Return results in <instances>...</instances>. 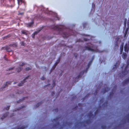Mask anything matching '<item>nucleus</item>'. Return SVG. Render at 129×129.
Listing matches in <instances>:
<instances>
[{"label":"nucleus","instance_id":"f257e3e1","mask_svg":"<svg viewBox=\"0 0 129 129\" xmlns=\"http://www.w3.org/2000/svg\"><path fill=\"white\" fill-rule=\"evenodd\" d=\"M29 76H28L27 77H26L22 81L21 83H19L18 85L19 86H22L23 85V83L26 82L25 80L26 79H28L29 78Z\"/></svg>","mask_w":129,"mask_h":129},{"label":"nucleus","instance_id":"f03ea898","mask_svg":"<svg viewBox=\"0 0 129 129\" xmlns=\"http://www.w3.org/2000/svg\"><path fill=\"white\" fill-rule=\"evenodd\" d=\"M119 38L118 37H117L116 38V42L115 46L118 47L119 44L120 43V41H119Z\"/></svg>","mask_w":129,"mask_h":129},{"label":"nucleus","instance_id":"7ed1b4c3","mask_svg":"<svg viewBox=\"0 0 129 129\" xmlns=\"http://www.w3.org/2000/svg\"><path fill=\"white\" fill-rule=\"evenodd\" d=\"M129 50V41L128 42V45L126 44L124 46V50L125 52H127Z\"/></svg>","mask_w":129,"mask_h":129},{"label":"nucleus","instance_id":"20e7f679","mask_svg":"<svg viewBox=\"0 0 129 129\" xmlns=\"http://www.w3.org/2000/svg\"><path fill=\"white\" fill-rule=\"evenodd\" d=\"M34 23V22L33 21H32L31 22L27 24H26V26L28 27H30L32 26Z\"/></svg>","mask_w":129,"mask_h":129},{"label":"nucleus","instance_id":"39448f33","mask_svg":"<svg viewBox=\"0 0 129 129\" xmlns=\"http://www.w3.org/2000/svg\"><path fill=\"white\" fill-rule=\"evenodd\" d=\"M5 48L6 50L8 52H11L12 51V50L10 49V47L8 46H6Z\"/></svg>","mask_w":129,"mask_h":129},{"label":"nucleus","instance_id":"423d86ee","mask_svg":"<svg viewBox=\"0 0 129 129\" xmlns=\"http://www.w3.org/2000/svg\"><path fill=\"white\" fill-rule=\"evenodd\" d=\"M8 113H6L5 114H4L3 115L2 117H1V119H2V120L3 119L5 118L8 115Z\"/></svg>","mask_w":129,"mask_h":129},{"label":"nucleus","instance_id":"0eeeda50","mask_svg":"<svg viewBox=\"0 0 129 129\" xmlns=\"http://www.w3.org/2000/svg\"><path fill=\"white\" fill-rule=\"evenodd\" d=\"M23 69L22 67H18L16 69V71L18 72H20Z\"/></svg>","mask_w":129,"mask_h":129},{"label":"nucleus","instance_id":"6e6552de","mask_svg":"<svg viewBox=\"0 0 129 129\" xmlns=\"http://www.w3.org/2000/svg\"><path fill=\"white\" fill-rule=\"evenodd\" d=\"M60 61V59L59 58L56 61L55 63L54 66V68H55L56 66H57V64L59 63Z\"/></svg>","mask_w":129,"mask_h":129},{"label":"nucleus","instance_id":"1a4fd4ad","mask_svg":"<svg viewBox=\"0 0 129 129\" xmlns=\"http://www.w3.org/2000/svg\"><path fill=\"white\" fill-rule=\"evenodd\" d=\"M12 82L11 81L7 82H6L5 85L7 87L9 85L11 84V83Z\"/></svg>","mask_w":129,"mask_h":129},{"label":"nucleus","instance_id":"9d476101","mask_svg":"<svg viewBox=\"0 0 129 129\" xmlns=\"http://www.w3.org/2000/svg\"><path fill=\"white\" fill-rule=\"evenodd\" d=\"M86 48V49L87 50L89 51H93V50L89 47H85Z\"/></svg>","mask_w":129,"mask_h":129},{"label":"nucleus","instance_id":"9b49d317","mask_svg":"<svg viewBox=\"0 0 129 129\" xmlns=\"http://www.w3.org/2000/svg\"><path fill=\"white\" fill-rule=\"evenodd\" d=\"M40 30H39L38 31H36L34 33V34H33L32 35V36L33 38H35V35H36L40 31Z\"/></svg>","mask_w":129,"mask_h":129},{"label":"nucleus","instance_id":"f8f14e48","mask_svg":"<svg viewBox=\"0 0 129 129\" xmlns=\"http://www.w3.org/2000/svg\"><path fill=\"white\" fill-rule=\"evenodd\" d=\"M120 54H122V52L123 49V44L121 45L120 46Z\"/></svg>","mask_w":129,"mask_h":129},{"label":"nucleus","instance_id":"ddd939ff","mask_svg":"<svg viewBox=\"0 0 129 129\" xmlns=\"http://www.w3.org/2000/svg\"><path fill=\"white\" fill-rule=\"evenodd\" d=\"M7 87L5 85L3 86L0 89V91H2L5 89L6 87Z\"/></svg>","mask_w":129,"mask_h":129},{"label":"nucleus","instance_id":"4468645a","mask_svg":"<svg viewBox=\"0 0 129 129\" xmlns=\"http://www.w3.org/2000/svg\"><path fill=\"white\" fill-rule=\"evenodd\" d=\"M69 36V35L67 33H64L63 35V37H67Z\"/></svg>","mask_w":129,"mask_h":129},{"label":"nucleus","instance_id":"2eb2a0df","mask_svg":"<svg viewBox=\"0 0 129 129\" xmlns=\"http://www.w3.org/2000/svg\"><path fill=\"white\" fill-rule=\"evenodd\" d=\"M126 56L127 55L125 53H124L123 54L122 57L124 59H125Z\"/></svg>","mask_w":129,"mask_h":129},{"label":"nucleus","instance_id":"dca6fc26","mask_svg":"<svg viewBox=\"0 0 129 129\" xmlns=\"http://www.w3.org/2000/svg\"><path fill=\"white\" fill-rule=\"evenodd\" d=\"M21 33L22 34H25V35H27V33H26L27 31H26L22 30L21 31Z\"/></svg>","mask_w":129,"mask_h":129},{"label":"nucleus","instance_id":"f3484780","mask_svg":"<svg viewBox=\"0 0 129 129\" xmlns=\"http://www.w3.org/2000/svg\"><path fill=\"white\" fill-rule=\"evenodd\" d=\"M25 64V63L24 62H20L19 63V65L20 66H23Z\"/></svg>","mask_w":129,"mask_h":129},{"label":"nucleus","instance_id":"a211bd4d","mask_svg":"<svg viewBox=\"0 0 129 129\" xmlns=\"http://www.w3.org/2000/svg\"><path fill=\"white\" fill-rule=\"evenodd\" d=\"M31 67H27L25 69V71H28L31 70Z\"/></svg>","mask_w":129,"mask_h":129},{"label":"nucleus","instance_id":"6ab92c4d","mask_svg":"<svg viewBox=\"0 0 129 129\" xmlns=\"http://www.w3.org/2000/svg\"><path fill=\"white\" fill-rule=\"evenodd\" d=\"M10 37V35H8L4 38V39L5 40L7 39L8 38Z\"/></svg>","mask_w":129,"mask_h":129},{"label":"nucleus","instance_id":"aec40b11","mask_svg":"<svg viewBox=\"0 0 129 129\" xmlns=\"http://www.w3.org/2000/svg\"><path fill=\"white\" fill-rule=\"evenodd\" d=\"M22 0H17L18 3L19 5L21 4L22 2Z\"/></svg>","mask_w":129,"mask_h":129},{"label":"nucleus","instance_id":"412c9836","mask_svg":"<svg viewBox=\"0 0 129 129\" xmlns=\"http://www.w3.org/2000/svg\"><path fill=\"white\" fill-rule=\"evenodd\" d=\"M109 90V89L108 88H105V91L103 93H105L106 92L108 91Z\"/></svg>","mask_w":129,"mask_h":129},{"label":"nucleus","instance_id":"4be33fe9","mask_svg":"<svg viewBox=\"0 0 129 129\" xmlns=\"http://www.w3.org/2000/svg\"><path fill=\"white\" fill-rule=\"evenodd\" d=\"M27 98V97L23 98V99H22V100H19V101H17V103H19L21 101H22L23 100L25 99V98Z\"/></svg>","mask_w":129,"mask_h":129},{"label":"nucleus","instance_id":"5701e85b","mask_svg":"<svg viewBox=\"0 0 129 129\" xmlns=\"http://www.w3.org/2000/svg\"><path fill=\"white\" fill-rule=\"evenodd\" d=\"M21 44L22 46H24L25 45V43L23 42H21Z\"/></svg>","mask_w":129,"mask_h":129},{"label":"nucleus","instance_id":"b1692460","mask_svg":"<svg viewBox=\"0 0 129 129\" xmlns=\"http://www.w3.org/2000/svg\"><path fill=\"white\" fill-rule=\"evenodd\" d=\"M127 66L125 68V71H126V69L127 67V66H128V65L129 64V59L127 60Z\"/></svg>","mask_w":129,"mask_h":129},{"label":"nucleus","instance_id":"393cba45","mask_svg":"<svg viewBox=\"0 0 129 129\" xmlns=\"http://www.w3.org/2000/svg\"><path fill=\"white\" fill-rule=\"evenodd\" d=\"M10 107V106H8L7 107L5 108V109L8 110L9 109Z\"/></svg>","mask_w":129,"mask_h":129},{"label":"nucleus","instance_id":"a878e982","mask_svg":"<svg viewBox=\"0 0 129 129\" xmlns=\"http://www.w3.org/2000/svg\"><path fill=\"white\" fill-rule=\"evenodd\" d=\"M45 79V78L44 76H43L41 78V79L42 80H44Z\"/></svg>","mask_w":129,"mask_h":129},{"label":"nucleus","instance_id":"bb28decb","mask_svg":"<svg viewBox=\"0 0 129 129\" xmlns=\"http://www.w3.org/2000/svg\"><path fill=\"white\" fill-rule=\"evenodd\" d=\"M129 82V78H128V79L126 80L125 82V83H126L128 82Z\"/></svg>","mask_w":129,"mask_h":129},{"label":"nucleus","instance_id":"cd10ccee","mask_svg":"<svg viewBox=\"0 0 129 129\" xmlns=\"http://www.w3.org/2000/svg\"><path fill=\"white\" fill-rule=\"evenodd\" d=\"M25 127H24V126H22L21 127L18 128V129H23Z\"/></svg>","mask_w":129,"mask_h":129},{"label":"nucleus","instance_id":"c85d7f7f","mask_svg":"<svg viewBox=\"0 0 129 129\" xmlns=\"http://www.w3.org/2000/svg\"><path fill=\"white\" fill-rule=\"evenodd\" d=\"M14 67H13V68H10L8 70H9V71L12 70H13L14 69Z\"/></svg>","mask_w":129,"mask_h":129},{"label":"nucleus","instance_id":"c756f323","mask_svg":"<svg viewBox=\"0 0 129 129\" xmlns=\"http://www.w3.org/2000/svg\"><path fill=\"white\" fill-rule=\"evenodd\" d=\"M55 82H53V83L52 85L53 86V87H54L55 85Z\"/></svg>","mask_w":129,"mask_h":129},{"label":"nucleus","instance_id":"7c9ffc66","mask_svg":"<svg viewBox=\"0 0 129 129\" xmlns=\"http://www.w3.org/2000/svg\"><path fill=\"white\" fill-rule=\"evenodd\" d=\"M86 25V23H84L83 24V26L84 27H85Z\"/></svg>","mask_w":129,"mask_h":129},{"label":"nucleus","instance_id":"2f4dec72","mask_svg":"<svg viewBox=\"0 0 129 129\" xmlns=\"http://www.w3.org/2000/svg\"><path fill=\"white\" fill-rule=\"evenodd\" d=\"M91 62H92V61H91V62H89V63H88V66H89L90 65Z\"/></svg>","mask_w":129,"mask_h":129},{"label":"nucleus","instance_id":"473e14b6","mask_svg":"<svg viewBox=\"0 0 129 129\" xmlns=\"http://www.w3.org/2000/svg\"><path fill=\"white\" fill-rule=\"evenodd\" d=\"M84 41H87V39H85V38H84Z\"/></svg>","mask_w":129,"mask_h":129},{"label":"nucleus","instance_id":"72a5a7b5","mask_svg":"<svg viewBox=\"0 0 129 129\" xmlns=\"http://www.w3.org/2000/svg\"><path fill=\"white\" fill-rule=\"evenodd\" d=\"M55 111L57 112V111L58 110L57 109H55Z\"/></svg>","mask_w":129,"mask_h":129},{"label":"nucleus","instance_id":"f704fd0d","mask_svg":"<svg viewBox=\"0 0 129 129\" xmlns=\"http://www.w3.org/2000/svg\"><path fill=\"white\" fill-rule=\"evenodd\" d=\"M54 94V92H53L52 93V94Z\"/></svg>","mask_w":129,"mask_h":129},{"label":"nucleus","instance_id":"c9c22d12","mask_svg":"<svg viewBox=\"0 0 129 129\" xmlns=\"http://www.w3.org/2000/svg\"><path fill=\"white\" fill-rule=\"evenodd\" d=\"M23 13H19V14H20V15H23Z\"/></svg>","mask_w":129,"mask_h":129},{"label":"nucleus","instance_id":"e433bc0d","mask_svg":"<svg viewBox=\"0 0 129 129\" xmlns=\"http://www.w3.org/2000/svg\"><path fill=\"white\" fill-rule=\"evenodd\" d=\"M10 46H13V45L11 44V45H10Z\"/></svg>","mask_w":129,"mask_h":129},{"label":"nucleus","instance_id":"4c0bfd02","mask_svg":"<svg viewBox=\"0 0 129 129\" xmlns=\"http://www.w3.org/2000/svg\"><path fill=\"white\" fill-rule=\"evenodd\" d=\"M4 48H5V47H2V48L1 49H3Z\"/></svg>","mask_w":129,"mask_h":129},{"label":"nucleus","instance_id":"58836bf2","mask_svg":"<svg viewBox=\"0 0 129 129\" xmlns=\"http://www.w3.org/2000/svg\"><path fill=\"white\" fill-rule=\"evenodd\" d=\"M78 105H79V106L80 105H81V104H79Z\"/></svg>","mask_w":129,"mask_h":129},{"label":"nucleus","instance_id":"ea45409f","mask_svg":"<svg viewBox=\"0 0 129 129\" xmlns=\"http://www.w3.org/2000/svg\"><path fill=\"white\" fill-rule=\"evenodd\" d=\"M91 113L90 114V115H89V116H91Z\"/></svg>","mask_w":129,"mask_h":129},{"label":"nucleus","instance_id":"a19ab883","mask_svg":"<svg viewBox=\"0 0 129 129\" xmlns=\"http://www.w3.org/2000/svg\"><path fill=\"white\" fill-rule=\"evenodd\" d=\"M125 73V72H124V73H123V74H124V73Z\"/></svg>","mask_w":129,"mask_h":129},{"label":"nucleus","instance_id":"79ce46f5","mask_svg":"<svg viewBox=\"0 0 129 129\" xmlns=\"http://www.w3.org/2000/svg\"><path fill=\"white\" fill-rule=\"evenodd\" d=\"M16 83V82H14V84H15Z\"/></svg>","mask_w":129,"mask_h":129},{"label":"nucleus","instance_id":"37998d69","mask_svg":"<svg viewBox=\"0 0 129 129\" xmlns=\"http://www.w3.org/2000/svg\"><path fill=\"white\" fill-rule=\"evenodd\" d=\"M38 107V106H37V107H36V108H37Z\"/></svg>","mask_w":129,"mask_h":129},{"label":"nucleus","instance_id":"c03bdc74","mask_svg":"<svg viewBox=\"0 0 129 129\" xmlns=\"http://www.w3.org/2000/svg\"><path fill=\"white\" fill-rule=\"evenodd\" d=\"M23 107H22V108H23Z\"/></svg>","mask_w":129,"mask_h":129}]
</instances>
